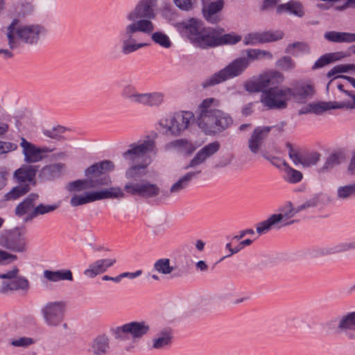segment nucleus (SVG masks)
<instances>
[{
  "mask_svg": "<svg viewBox=\"0 0 355 355\" xmlns=\"http://www.w3.org/2000/svg\"><path fill=\"white\" fill-rule=\"evenodd\" d=\"M151 39L157 44H159L162 47L168 49L171 46L172 42L170 40L169 37L163 32L157 31L151 33Z\"/></svg>",
  "mask_w": 355,
  "mask_h": 355,
  "instance_id": "obj_47",
  "label": "nucleus"
},
{
  "mask_svg": "<svg viewBox=\"0 0 355 355\" xmlns=\"http://www.w3.org/2000/svg\"><path fill=\"white\" fill-rule=\"evenodd\" d=\"M173 334L170 329L162 330L153 340V347L156 349L169 347L172 343Z\"/></svg>",
  "mask_w": 355,
  "mask_h": 355,
  "instance_id": "obj_31",
  "label": "nucleus"
},
{
  "mask_svg": "<svg viewBox=\"0 0 355 355\" xmlns=\"http://www.w3.org/2000/svg\"><path fill=\"white\" fill-rule=\"evenodd\" d=\"M17 256L6 251L0 250V265L10 263L17 260Z\"/></svg>",
  "mask_w": 355,
  "mask_h": 355,
  "instance_id": "obj_63",
  "label": "nucleus"
},
{
  "mask_svg": "<svg viewBox=\"0 0 355 355\" xmlns=\"http://www.w3.org/2000/svg\"><path fill=\"white\" fill-rule=\"evenodd\" d=\"M39 198V195L36 193H31L28 195L21 202L15 207V214L18 217L29 214L35 208V202Z\"/></svg>",
  "mask_w": 355,
  "mask_h": 355,
  "instance_id": "obj_27",
  "label": "nucleus"
},
{
  "mask_svg": "<svg viewBox=\"0 0 355 355\" xmlns=\"http://www.w3.org/2000/svg\"><path fill=\"white\" fill-rule=\"evenodd\" d=\"M246 57H241V59H245L248 63V67L250 65V62L261 60L262 58H267L271 60L272 55L270 52L255 49H249L245 50Z\"/></svg>",
  "mask_w": 355,
  "mask_h": 355,
  "instance_id": "obj_38",
  "label": "nucleus"
},
{
  "mask_svg": "<svg viewBox=\"0 0 355 355\" xmlns=\"http://www.w3.org/2000/svg\"><path fill=\"white\" fill-rule=\"evenodd\" d=\"M259 42V33H252L246 35L243 39L244 45H254Z\"/></svg>",
  "mask_w": 355,
  "mask_h": 355,
  "instance_id": "obj_64",
  "label": "nucleus"
},
{
  "mask_svg": "<svg viewBox=\"0 0 355 355\" xmlns=\"http://www.w3.org/2000/svg\"><path fill=\"white\" fill-rule=\"evenodd\" d=\"M155 151V142L154 140L148 139L144 140L142 143L137 144H133L130 146V149L123 153L124 159L134 162L135 161L143 157L148 153Z\"/></svg>",
  "mask_w": 355,
  "mask_h": 355,
  "instance_id": "obj_15",
  "label": "nucleus"
},
{
  "mask_svg": "<svg viewBox=\"0 0 355 355\" xmlns=\"http://www.w3.org/2000/svg\"><path fill=\"white\" fill-rule=\"evenodd\" d=\"M120 95L121 98L125 100H128L131 103L139 104L141 93H139L137 88L133 85L128 84L122 88Z\"/></svg>",
  "mask_w": 355,
  "mask_h": 355,
  "instance_id": "obj_41",
  "label": "nucleus"
},
{
  "mask_svg": "<svg viewBox=\"0 0 355 355\" xmlns=\"http://www.w3.org/2000/svg\"><path fill=\"white\" fill-rule=\"evenodd\" d=\"M284 77L283 74L277 71H270L259 75L254 80L246 81L244 85L245 91L250 93L263 94L270 85H279L283 83Z\"/></svg>",
  "mask_w": 355,
  "mask_h": 355,
  "instance_id": "obj_10",
  "label": "nucleus"
},
{
  "mask_svg": "<svg viewBox=\"0 0 355 355\" xmlns=\"http://www.w3.org/2000/svg\"><path fill=\"white\" fill-rule=\"evenodd\" d=\"M111 183L110 176H103L100 178H87L69 182L67 185V189L69 192H80L90 189H98L103 186H109Z\"/></svg>",
  "mask_w": 355,
  "mask_h": 355,
  "instance_id": "obj_14",
  "label": "nucleus"
},
{
  "mask_svg": "<svg viewBox=\"0 0 355 355\" xmlns=\"http://www.w3.org/2000/svg\"><path fill=\"white\" fill-rule=\"evenodd\" d=\"M125 198V194L119 187H112L100 191L85 192L83 195H74L70 200L72 207H78L104 199H120Z\"/></svg>",
  "mask_w": 355,
  "mask_h": 355,
  "instance_id": "obj_6",
  "label": "nucleus"
},
{
  "mask_svg": "<svg viewBox=\"0 0 355 355\" xmlns=\"http://www.w3.org/2000/svg\"><path fill=\"white\" fill-rule=\"evenodd\" d=\"M143 165H134L129 168L125 172V178L127 179L136 180L141 177V171L144 169Z\"/></svg>",
  "mask_w": 355,
  "mask_h": 355,
  "instance_id": "obj_55",
  "label": "nucleus"
},
{
  "mask_svg": "<svg viewBox=\"0 0 355 355\" xmlns=\"http://www.w3.org/2000/svg\"><path fill=\"white\" fill-rule=\"evenodd\" d=\"M272 126L256 127L248 139V148L253 154H257L266 138L268 136Z\"/></svg>",
  "mask_w": 355,
  "mask_h": 355,
  "instance_id": "obj_19",
  "label": "nucleus"
},
{
  "mask_svg": "<svg viewBox=\"0 0 355 355\" xmlns=\"http://www.w3.org/2000/svg\"><path fill=\"white\" fill-rule=\"evenodd\" d=\"M277 66L281 69L288 71L294 69L295 63L292 58L289 56H284L277 60L276 63Z\"/></svg>",
  "mask_w": 355,
  "mask_h": 355,
  "instance_id": "obj_57",
  "label": "nucleus"
},
{
  "mask_svg": "<svg viewBox=\"0 0 355 355\" xmlns=\"http://www.w3.org/2000/svg\"><path fill=\"white\" fill-rule=\"evenodd\" d=\"M146 46V43H137L135 40L124 38L122 40L121 53L123 55H129Z\"/></svg>",
  "mask_w": 355,
  "mask_h": 355,
  "instance_id": "obj_44",
  "label": "nucleus"
},
{
  "mask_svg": "<svg viewBox=\"0 0 355 355\" xmlns=\"http://www.w3.org/2000/svg\"><path fill=\"white\" fill-rule=\"evenodd\" d=\"M194 121V114L190 111H179L169 115L159 122V125L173 136L180 135L187 130L190 123Z\"/></svg>",
  "mask_w": 355,
  "mask_h": 355,
  "instance_id": "obj_7",
  "label": "nucleus"
},
{
  "mask_svg": "<svg viewBox=\"0 0 355 355\" xmlns=\"http://www.w3.org/2000/svg\"><path fill=\"white\" fill-rule=\"evenodd\" d=\"M29 288L28 280L24 277H16L9 282H3L0 288V293L5 294L10 291H26Z\"/></svg>",
  "mask_w": 355,
  "mask_h": 355,
  "instance_id": "obj_28",
  "label": "nucleus"
},
{
  "mask_svg": "<svg viewBox=\"0 0 355 355\" xmlns=\"http://www.w3.org/2000/svg\"><path fill=\"white\" fill-rule=\"evenodd\" d=\"M34 343V340L28 337H21L12 340L11 344L15 347H26Z\"/></svg>",
  "mask_w": 355,
  "mask_h": 355,
  "instance_id": "obj_61",
  "label": "nucleus"
},
{
  "mask_svg": "<svg viewBox=\"0 0 355 355\" xmlns=\"http://www.w3.org/2000/svg\"><path fill=\"white\" fill-rule=\"evenodd\" d=\"M261 155L263 157L268 160L273 166L278 168H280L282 166H284V168H286L288 164V163L284 159H282L278 157L269 155L268 153L266 151L261 152Z\"/></svg>",
  "mask_w": 355,
  "mask_h": 355,
  "instance_id": "obj_56",
  "label": "nucleus"
},
{
  "mask_svg": "<svg viewBox=\"0 0 355 355\" xmlns=\"http://www.w3.org/2000/svg\"><path fill=\"white\" fill-rule=\"evenodd\" d=\"M286 148L288 150V157L295 166L302 164L303 156L300 155L297 150H295L292 144L286 143Z\"/></svg>",
  "mask_w": 355,
  "mask_h": 355,
  "instance_id": "obj_54",
  "label": "nucleus"
},
{
  "mask_svg": "<svg viewBox=\"0 0 355 355\" xmlns=\"http://www.w3.org/2000/svg\"><path fill=\"white\" fill-rule=\"evenodd\" d=\"M150 329L148 322L141 320L132 321L121 326L112 328L110 331L115 339L124 340L129 336L134 340L141 339L148 334Z\"/></svg>",
  "mask_w": 355,
  "mask_h": 355,
  "instance_id": "obj_8",
  "label": "nucleus"
},
{
  "mask_svg": "<svg viewBox=\"0 0 355 355\" xmlns=\"http://www.w3.org/2000/svg\"><path fill=\"white\" fill-rule=\"evenodd\" d=\"M116 261L115 259H98L91 263L88 268L84 270L83 274L89 278H94L106 272L109 268L115 264Z\"/></svg>",
  "mask_w": 355,
  "mask_h": 355,
  "instance_id": "obj_22",
  "label": "nucleus"
},
{
  "mask_svg": "<svg viewBox=\"0 0 355 355\" xmlns=\"http://www.w3.org/2000/svg\"><path fill=\"white\" fill-rule=\"evenodd\" d=\"M349 70L350 64L336 65L334 67L329 71H328L327 77L330 78L337 73H346Z\"/></svg>",
  "mask_w": 355,
  "mask_h": 355,
  "instance_id": "obj_60",
  "label": "nucleus"
},
{
  "mask_svg": "<svg viewBox=\"0 0 355 355\" xmlns=\"http://www.w3.org/2000/svg\"><path fill=\"white\" fill-rule=\"evenodd\" d=\"M130 21L132 23L128 24L123 32L121 33V35L125 39L135 40L133 35L137 32L150 35L155 29L153 23L148 20H136Z\"/></svg>",
  "mask_w": 355,
  "mask_h": 355,
  "instance_id": "obj_18",
  "label": "nucleus"
},
{
  "mask_svg": "<svg viewBox=\"0 0 355 355\" xmlns=\"http://www.w3.org/2000/svg\"><path fill=\"white\" fill-rule=\"evenodd\" d=\"M66 303L64 301L48 302L40 310L44 323L51 327H57L64 321Z\"/></svg>",
  "mask_w": 355,
  "mask_h": 355,
  "instance_id": "obj_11",
  "label": "nucleus"
},
{
  "mask_svg": "<svg viewBox=\"0 0 355 355\" xmlns=\"http://www.w3.org/2000/svg\"><path fill=\"white\" fill-rule=\"evenodd\" d=\"M217 47L224 45H234L239 42L242 37L234 33H224L225 30L223 28L217 27Z\"/></svg>",
  "mask_w": 355,
  "mask_h": 355,
  "instance_id": "obj_33",
  "label": "nucleus"
},
{
  "mask_svg": "<svg viewBox=\"0 0 355 355\" xmlns=\"http://www.w3.org/2000/svg\"><path fill=\"white\" fill-rule=\"evenodd\" d=\"M282 222V218L280 215L272 214L267 220H263L257 225V232L259 234H263L268 232L272 227L275 225H279V224Z\"/></svg>",
  "mask_w": 355,
  "mask_h": 355,
  "instance_id": "obj_39",
  "label": "nucleus"
},
{
  "mask_svg": "<svg viewBox=\"0 0 355 355\" xmlns=\"http://www.w3.org/2000/svg\"><path fill=\"white\" fill-rule=\"evenodd\" d=\"M319 202V198L318 196H314L313 197L306 200L304 203L297 207V211L299 212L306 210L309 208L315 207L318 205Z\"/></svg>",
  "mask_w": 355,
  "mask_h": 355,
  "instance_id": "obj_58",
  "label": "nucleus"
},
{
  "mask_svg": "<svg viewBox=\"0 0 355 355\" xmlns=\"http://www.w3.org/2000/svg\"><path fill=\"white\" fill-rule=\"evenodd\" d=\"M291 92L288 93L290 100L294 98L298 103H305L308 98H311L315 94V89L311 84H300L291 88Z\"/></svg>",
  "mask_w": 355,
  "mask_h": 355,
  "instance_id": "obj_25",
  "label": "nucleus"
},
{
  "mask_svg": "<svg viewBox=\"0 0 355 355\" xmlns=\"http://www.w3.org/2000/svg\"><path fill=\"white\" fill-rule=\"evenodd\" d=\"M223 0L211 2L207 8L203 10V15L206 20L211 24H217L220 20L218 13L223 8Z\"/></svg>",
  "mask_w": 355,
  "mask_h": 355,
  "instance_id": "obj_30",
  "label": "nucleus"
},
{
  "mask_svg": "<svg viewBox=\"0 0 355 355\" xmlns=\"http://www.w3.org/2000/svg\"><path fill=\"white\" fill-rule=\"evenodd\" d=\"M312 113L320 115L324 112L331 109H341V108H352L354 106L350 104H345V103L338 102H324L319 101L316 103H311Z\"/></svg>",
  "mask_w": 355,
  "mask_h": 355,
  "instance_id": "obj_29",
  "label": "nucleus"
},
{
  "mask_svg": "<svg viewBox=\"0 0 355 355\" xmlns=\"http://www.w3.org/2000/svg\"><path fill=\"white\" fill-rule=\"evenodd\" d=\"M336 332L350 340H355V311L349 312L337 319Z\"/></svg>",
  "mask_w": 355,
  "mask_h": 355,
  "instance_id": "obj_16",
  "label": "nucleus"
},
{
  "mask_svg": "<svg viewBox=\"0 0 355 355\" xmlns=\"http://www.w3.org/2000/svg\"><path fill=\"white\" fill-rule=\"evenodd\" d=\"M114 169V164L110 160H103L94 163L85 171L87 178H100L103 176H110L109 173Z\"/></svg>",
  "mask_w": 355,
  "mask_h": 355,
  "instance_id": "obj_21",
  "label": "nucleus"
},
{
  "mask_svg": "<svg viewBox=\"0 0 355 355\" xmlns=\"http://www.w3.org/2000/svg\"><path fill=\"white\" fill-rule=\"evenodd\" d=\"M351 250H355V241L327 246L321 250V254L322 255H328L344 252Z\"/></svg>",
  "mask_w": 355,
  "mask_h": 355,
  "instance_id": "obj_37",
  "label": "nucleus"
},
{
  "mask_svg": "<svg viewBox=\"0 0 355 355\" xmlns=\"http://www.w3.org/2000/svg\"><path fill=\"white\" fill-rule=\"evenodd\" d=\"M66 131V128L63 126L58 125L52 128L51 130H48L45 132V135L51 139H55L57 141H64L65 138L62 135V134Z\"/></svg>",
  "mask_w": 355,
  "mask_h": 355,
  "instance_id": "obj_52",
  "label": "nucleus"
},
{
  "mask_svg": "<svg viewBox=\"0 0 355 355\" xmlns=\"http://www.w3.org/2000/svg\"><path fill=\"white\" fill-rule=\"evenodd\" d=\"M195 0H173L174 4L181 10L189 11L193 8Z\"/></svg>",
  "mask_w": 355,
  "mask_h": 355,
  "instance_id": "obj_59",
  "label": "nucleus"
},
{
  "mask_svg": "<svg viewBox=\"0 0 355 355\" xmlns=\"http://www.w3.org/2000/svg\"><path fill=\"white\" fill-rule=\"evenodd\" d=\"M340 53H326L320 56L312 67L313 70L322 68L323 67L330 64L331 62L338 60L340 58L338 55Z\"/></svg>",
  "mask_w": 355,
  "mask_h": 355,
  "instance_id": "obj_46",
  "label": "nucleus"
},
{
  "mask_svg": "<svg viewBox=\"0 0 355 355\" xmlns=\"http://www.w3.org/2000/svg\"><path fill=\"white\" fill-rule=\"evenodd\" d=\"M277 13L282 14L289 12L297 17H302L304 14L302 5L298 1H291L284 4H279L276 9Z\"/></svg>",
  "mask_w": 355,
  "mask_h": 355,
  "instance_id": "obj_35",
  "label": "nucleus"
},
{
  "mask_svg": "<svg viewBox=\"0 0 355 355\" xmlns=\"http://www.w3.org/2000/svg\"><path fill=\"white\" fill-rule=\"evenodd\" d=\"M157 0H140L135 8L126 16L128 21L148 20L152 21L156 17L155 8Z\"/></svg>",
  "mask_w": 355,
  "mask_h": 355,
  "instance_id": "obj_12",
  "label": "nucleus"
},
{
  "mask_svg": "<svg viewBox=\"0 0 355 355\" xmlns=\"http://www.w3.org/2000/svg\"><path fill=\"white\" fill-rule=\"evenodd\" d=\"M15 19L7 27L6 36L10 49L19 47V42L29 46H36L47 33L46 28L40 24L19 25Z\"/></svg>",
  "mask_w": 355,
  "mask_h": 355,
  "instance_id": "obj_3",
  "label": "nucleus"
},
{
  "mask_svg": "<svg viewBox=\"0 0 355 355\" xmlns=\"http://www.w3.org/2000/svg\"><path fill=\"white\" fill-rule=\"evenodd\" d=\"M124 191L132 195L141 198H150L159 195L160 189L155 184L143 180L141 182H128L124 186Z\"/></svg>",
  "mask_w": 355,
  "mask_h": 355,
  "instance_id": "obj_13",
  "label": "nucleus"
},
{
  "mask_svg": "<svg viewBox=\"0 0 355 355\" xmlns=\"http://www.w3.org/2000/svg\"><path fill=\"white\" fill-rule=\"evenodd\" d=\"M39 166L31 164H22L19 168L15 171L13 179L17 183L28 184L35 186L36 184L35 176L38 171Z\"/></svg>",
  "mask_w": 355,
  "mask_h": 355,
  "instance_id": "obj_17",
  "label": "nucleus"
},
{
  "mask_svg": "<svg viewBox=\"0 0 355 355\" xmlns=\"http://www.w3.org/2000/svg\"><path fill=\"white\" fill-rule=\"evenodd\" d=\"M34 10V6L28 2H22L18 7V14L22 17L31 14Z\"/></svg>",
  "mask_w": 355,
  "mask_h": 355,
  "instance_id": "obj_62",
  "label": "nucleus"
},
{
  "mask_svg": "<svg viewBox=\"0 0 355 355\" xmlns=\"http://www.w3.org/2000/svg\"><path fill=\"white\" fill-rule=\"evenodd\" d=\"M342 158V154L340 153H334L331 154L326 159L324 165L320 169L321 172L327 171L331 169L334 166L340 164V159Z\"/></svg>",
  "mask_w": 355,
  "mask_h": 355,
  "instance_id": "obj_48",
  "label": "nucleus"
},
{
  "mask_svg": "<svg viewBox=\"0 0 355 355\" xmlns=\"http://www.w3.org/2000/svg\"><path fill=\"white\" fill-rule=\"evenodd\" d=\"M31 187L28 184H20L12 187L8 192L3 195V199L6 201L18 200L31 191Z\"/></svg>",
  "mask_w": 355,
  "mask_h": 355,
  "instance_id": "obj_34",
  "label": "nucleus"
},
{
  "mask_svg": "<svg viewBox=\"0 0 355 355\" xmlns=\"http://www.w3.org/2000/svg\"><path fill=\"white\" fill-rule=\"evenodd\" d=\"M20 146L22 148L25 162L28 164L35 163L43 159L42 153L45 152L44 149L36 147L23 137Z\"/></svg>",
  "mask_w": 355,
  "mask_h": 355,
  "instance_id": "obj_23",
  "label": "nucleus"
},
{
  "mask_svg": "<svg viewBox=\"0 0 355 355\" xmlns=\"http://www.w3.org/2000/svg\"><path fill=\"white\" fill-rule=\"evenodd\" d=\"M336 196L340 200H355V182L339 186L337 188Z\"/></svg>",
  "mask_w": 355,
  "mask_h": 355,
  "instance_id": "obj_43",
  "label": "nucleus"
},
{
  "mask_svg": "<svg viewBox=\"0 0 355 355\" xmlns=\"http://www.w3.org/2000/svg\"><path fill=\"white\" fill-rule=\"evenodd\" d=\"M291 92V87L280 88L278 85H270L266 91L261 94L260 102L268 110H285L290 101L288 93Z\"/></svg>",
  "mask_w": 355,
  "mask_h": 355,
  "instance_id": "obj_4",
  "label": "nucleus"
},
{
  "mask_svg": "<svg viewBox=\"0 0 355 355\" xmlns=\"http://www.w3.org/2000/svg\"><path fill=\"white\" fill-rule=\"evenodd\" d=\"M279 211L280 213L277 214L280 215L282 218V222L279 223L280 225L277 226L279 228L293 224L295 222L294 220H290L288 222H284V219L291 218L297 213H299V211H297V207H294L291 202H288L286 205L281 207L279 208Z\"/></svg>",
  "mask_w": 355,
  "mask_h": 355,
  "instance_id": "obj_36",
  "label": "nucleus"
},
{
  "mask_svg": "<svg viewBox=\"0 0 355 355\" xmlns=\"http://www.w3.org/2000/svg\"><path fill=\"white\" fill-rule=\"evenodd\" d=\"M58 207L56 204L53 205H44L42 203L35 206V208L29 213L26 218V221L31 220L39 216L44 215L48 213L53 212Z\"/></svg>",
  "mask_w": 355,
  "mask_h": 355,
  "instance_id": "obj_42",
  "label": "nucleus"
},
{
  "mask_svg": "<svg viewBox=\"0 0 355 355\" xmlns=\"http://www.w3.org/2000/svg\"><path fill=\"white\" fill-rule=\"evenodd\" d=\"M321 155L318 152H313L303 156L302 166L310 167L315 165L320 159Z\"/></svg>",
  "mask_w": 355,
  "mask_h": 355,
  "instance_id": "obj_53",
  "label": "nucleus"
},
{
  "mask_svg": "<svg viewBox=\"0 0 355 355\" xmlns=\"http://www.w3.org/2000/svg\"><path fill=\"white\" fill-rule=\"evenodd\" d=\"M285 175L284 179L288 183L296 184L300 182L303 178V174L300 171L292 168L288 164L284 168Z\"/></svg>",
  "mask_w": 355,
  "mask_h": 355,
  "instance_id": "obj_45",
  "label": "nucleus"
},
{
  "mask_svg": "<svg viewBox=\"0 0 355 355\" xmlns=\"http://www.w3.org/2000/svg\"><path fill=\"white\" fill-rule=\"evenodd\" d=\"M324 38L333 42H348V33L328 31L324 33Z\"/></svg>",
  "mask_w": 355,
  "mask_h": 355,
  "instance_id": "obj_50",
  "label": "nucleus"
},
{
  "mask_svg": "<svg viewBox=\"0 0 355 355\" xmlns=\"http://www.w3.org/2000/svg\"><path fill=\"white\" fill-rule=\"evenodd\" d=\"M0 246L14 252H26L28 250L26 232L20 227H15L2 232L0 234Z\"/></svg>",
  "mask_w": 355,
  "mask_h": 355,
  "instance_id": "obj_9",
  "label": "nucleus"
},
{
  "mask_svg": "<svg viewBox=\"0 0 355 355\" xmlns=\"http://www.w3.org/2000/svg\"><path fill=\"white\" fill-rule=\"evenodd\" d=\"M283 34L280 32L273 33L271 31H265L259 33V39L260 43H266L277 41L282 38Z\"/></svg>",
  "mask_w": 355,
  "mask_h": 355,
  "instance_id": "obj_51",
  "label": "nucleus"
},
{
  "mask_svg": "<svg viewBox=\"0 0 355 355\" xmlns=\"http://www.w3.org/2000/svg\"><path fill=\"white\" fill-rule=\"evenodd\" d=\"M218 105V100L207 98L199 105L198 125L206 135H214L220 133L233 123L232 117L227 113L214 107Z\"/></svg>",
  "mask_w": 355,
  "mask_h": 355,
  "instance_id": "obj_1",
  "label": "nucleus"
},
{
  "mask_svg": "<svg viewBox=\"0 0 355 355\" xmlns=\"http://www.w3.org/2000/svg\"><path fill=\"white\" fill-rule=\"evenodd\" d=\"M164 101V94L160 92L141 94L139 104L148 106H157Z\"/></svg>",
  "mask_w": 355,
  "mask_h": 355,
  "instance_id": "obj_40",
  "label": "nucleus"
},
{
  "mask_svg": "<svg viewBox=\"0 0 355 355\" xmlns=\"http://www.w3.org/2000/svg\"><path fill=\"white\" fill-rule=\"evenodd\" d=\"M177 28L196 48L207 50L217 47V27H206L202 21L192 17L178 23Z\"/></svg>",
  "mask_w": 355,
  "mask_h": 355,
  "instance_id": "obj_2",
  "label": "nucleus"
},
{
  "mask_svg": "<svg viewBox=\"0 0 355 355\" xmlns=\"http://www.w3.org/2000/svg\"><path fill=\"white\" fill-rule=\"evenodd\" d=\"M66 169L63 163H53L46 165L39 172V178L43 181H51L59 178Z\"/></svg>",
  "mask_w": 355,
  "mask_h": 355,
  "instance_id": "obj_24",
  "label": "nucleus"
},
{
  "mask_svg": "<svg viewBox=\"0 0 355 355\" xmlns=\"http://www.w3.org/2000/svg\"><path fill=\"white\" fill-rule=\"evenodd\" d=\"M248 68L245 59L236 58L229 63L223 69L207 78L203 83L204 87L214 86L229 79L239 76Z\"/></svg>",
  "mask_w": 355,
  "mask_h": 355,
  "instance_id": "obj_5",
  "label": "nucleus"
},
{
  "mask_svg": "<svg viewBox=\"0 0 355 355\" xmlns=\"http://www.w3.org/2000/svg\"><path fill=\"white\" fill-rule=\"evenodd\" d=\"M200 173V171H197L186 173L171 187L170 192L178 193L185 189L189 186L191 181Z\"/></svg>",
  "mask_w": 355,
  "mask_h": 355,
  "instance_id": "obj_32",
  "label": "nucleus"
},
{
  "mask_svg": "<svg viewBox=\"0 0 355 355\" xmlns=\"http://www.w3.org/2000/svg\"><path fill=\"white\" fill-rule=\"evenodd\" d=\"M220 149V144L218 141H214L202 147L185 166V169L194 168L204 163L208 158L216 153Z\"/></svg>",
  "mask_w": 355,
  "mask_h": 355,
  "instance_id": "obj_20",
  "label": "nucleus"
},
{
  "mask_svg": "<svg viewBox=\"0 0 355 355\" xmlns=\"http://www.w3.org/2000/svg\"><path fill=\"white\" fill-rule=\"evenodd\" d=\"M110 349V339L105 334L98 335L90 345V352L92 355H107Z\"/></svg>",
  "mask_w": 355,
  "mask_h": 355,
  "instance_id": "obj_26",
  "label": "nucleus"
},
{
  "mask_svg": "<svg viewBox=\"0 0 355 355\" xmlns=\"http://www.w3.org/2000/svg\"><path fill=\"white\" fill-rule=\"evenodd\" d=\"M154 269L159 273L168 275L174 270V267L170 266L168 259H160L154 263Z\"/></svg>",
  "mask_w": 355,
  "mask_h": 355,
  "instance_id": "obj_49",
  "label": "nucleus"
}]
</instances>
